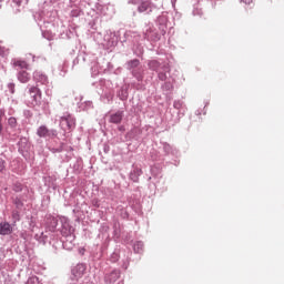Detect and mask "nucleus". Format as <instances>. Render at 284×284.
Wrapping results in <instances>:
<instances>
[{
    "label": "nucleus",
    "mask_w": 284,
    "mask_h": 284,
    "mask_svg": "<svg viewBox=\"0 0 284 284\" xmlns=\"http://www.w3.org/2000/svg\"><path fill=\"white\" fill-rule=\"evenodd\" d=\"M149 8H150L149 1L142 2L139 7V12H145Z\"/></svg>",
    "instance_id": "obj_8"
},
{
    "label": "nucleus",
    "mask_w": 284,
    "mask_h": 284,
    "mask_svg": "<svg viewBox=\"0 0 284 284\" xmlns=\"http://www.w3.org/2000/svg\"><path fill=\"white\" fill-rule=\"evenodd\" d=\"M111 276H113L114 278H119V273L118 272H113V273H111Z\"/></svg>",
    "instance_id": "obj_14"
},
{
    "label": "nucleus",
    "mask_w": 284,
    "mask_h": 284,
    "mask_svg": "<svg viewBox=\"0 0 284 284\" xmlns=\"http://www.w3.org/2000/svg\"><path fill=\"white\" fill-rule=\"evenodd\" d=\"M37 77H39V72L33 73V79H37Z\"/></svg>",
    "instance_id": "obj_17"
},
{
    "label": "nucleus",
    "mask_w": 284,
    "mask_h": 284,
    "mask_svg": "<svg viewBox=\"0 0 284 284\" xmlns=\"http://www.w3.org/2000/svg\"><path fill=\"white\" fill-rule=\"evenodd\" d=\"M13 229L12 225L8 222H1L0 223V235L1 236H10L12 234Z\"/></svg>",
    "instance_id": "obj_4"
},
{
    "label": "nucleus",
    "mask_w": 284,
    "mask_h": 284,
    "mask_svg": "<svg viewBox=\"0 0 284 284\" xmlns=\"http://www.w3.org/2000/svg\"><path fill=\"white\" fill-rule=\"evenodd\" d=\"M253 0H241V3H244L245 6H250Z\"/></svg>",
    "instance_id": "obj_13"
},
{
    "label": "nucleus",
    "mask_w": 284,
    "mask_h": 284,
    "mask_svg": "<svg viewBox=\"0 0 284 284\" xmlns=\"http://www.w3.org/2000/svg\"><path fill=\"white\" fill-rule=\"evenodd\" d=\"M121 121H123V112L118 111L116 113L111 114L110 123L119 124V123H121Z\"/></svg>",
    "instance_id": "obj_7"
},
{
    "label": "nucleus",
    "mask_w": 284,
    "mask_h": 284,
    "mask_svg": "<svg viewBox=\"0 0 284 284\" xmlns=\"http://www.w3.org/2000/svg\"><path fill=\"white\" fill-rule=\"evenodd\" d=\"M13 219H14V223H17V221H19V213L16 212L12 214Z\"/></svg>",
    "instance_id": "obj_12"
},
{
    "label": "nucleus",
    "mask_w": 284,
    "mask_h": 284,
    "mask_svg": "<svg viewBox=\"0 0 284 284\" xmlns=\"http://www.w3.org/2000/svg\"><path fill=\"white\" fill-rule=\"evenodd\" d=\"M37 134H38V136H40V139H47V136L49 139H52V136H57V130H49L48 126L41 125L37 130Z\"/></svg>",
    "instance_id": "obj_2"
},
{
    "label": "nucleus",
    "mask_w": 284,
    "mask_h": 284,
    "mask_svg": "<svg viewBox=\"0 0 284 284\" xmlns=\"http://www.w3.org/2000/svg\"><path fill=\"white\" fill-rule=\"evenodd\" d=\"M38 282H39V277L33 276V277H31V278L29 280L28 283H38Z\"/></svg>",
    "instance_id": "obj_11"
},
{
    "label": "nucleus",
    "mask_w": 284,
    "mask_h": 284,
    "mask_svg": "<svg viewBox=\"0 0 284 284\" xmlns=\"http://www.w3.org/2000/svg\"><path fill=\"white\" fill-rule=\"evenodd\" d=\"M16 192H21V186H17Z\"/></svg>",
    "instance_id": "obj_18"
},
{
    "label": "nucleus",
    "mask_w": 284,
    "mask_h": 284,
    "mask_svg": "<svg viewBox=\"0 0 284 284\" xmlns=\"http://www.w3.org/2000/svg\"><path fill=\"white\" fill-rule=\"evenodd\" d=\"M129 65L131 67V68H139V60H131L130 62H129Z\"/></svg>",
    "instance_id": "obj_10"
},
{
    "label": "nucleus",
    "mask_w": 284,
    "mask_h": 284,
    "mask_svg": "<svg viewBox=\"0 0 284 284\" xmlns=\"http://www.w3.org/2000/svg\"><path fill=\"white\" fill-rule=\"evenodd\" d=\"M18 81L20 83H28L30 81V73L27 70H20L18 72Z\"/></svg>",
    "instance_id": "obj_5"
},
{
    "label": "nucleus",
    "mask_w": 284,
    "mask_h": 284,
    "mask_svg": "<svg viewBox=\"0 0 284 284\" xmlns=\"http://www.w3.org/2000/svg\"><path fill=\"white\" fill-rule=\"evenodd\" d=\"M13 3H17V6H21V0H13Z\"/></svg>",
    "instance_id": "obj_15"
},
{
    "label": "nucleus",
    "mask_w": 284,
    "mask_h": 284,
    "mask_svg": "<svg viewBox=\"0 0 284 284\" xmlns=\"http://www.w3.org/2000/svg\"><path fill=\"white\" fill-rule=\"evenodd\" d=\"M60 125L64 130H72V129H74L75 121L70 115H68L67 118L62 116L60 120Z\"/></svg>",
    "instance_id": "obj_3"
},
{
    "label": "nucleus",
    "mask_w": 284,
    "mask_h": 284,
    "mask_svg": "<svg viewBox=\"0 0 284 284\" xmlns=\"http://www.w3.org/2000/svg\"><path fill=\"white\" fill-rule=\"evenodd\" d=\"M122 99H128V95H123V98Z\"/></svg>",
    "instance_id": "obj_19"
},
{
    "label": "nucleus",
    "mask_w": 284,
    "mask_h": 284,
    "mask_svg": "<svg viewBox=\"0 0 284 284\" xmlns=\"http://www.w3.org/2000/svg\"><path fill=\"white\" fill-rule=\"evenodd\" d=\"M3 131V125L1 124V118H0V134Z\"/></svg>",
    "instance_id": "obj_16"
},
{
    "label": "nucleus",
    "mask_w": 284,
    "mask_h": 284,
    "mask_svg": "<svg viewBox=\"0 0 284 284\" xmlns=\"http://www.w3.org/2000/svg\"><path fill=\"white\" fill-rule=\"evenodd\" d=\"M13 68H19V70H29L30 64H28V62H26V60H14Z\"/></svg>",
    "instance_id": "obj_6"
},
{
    "label": "nucleus",
    "mask_w": 284,
    "mask_h": 284,
    "mask_svg": "<svg viewBox=\"0 0 284 284\" xmlns=\"http://www.w3.org/2000/svg\"><path fill=\"white\" fill-rule=\"evenodd\" d=\"M41 103H42L41 89H39V87H30L27 105L29 108H41Z\"/></svg>",
    "instance_id": "obj_1"
},
{
    "label": "nucleus",
    "mask_w": 284,
    "mask_h": 284,
    "mask_svg": "<svg viewBox=\"0 0 284 284\" xmlns=\"http://www.w3.org/2000/svg\"><path fill=\"white\" fill-rule=\"evenodd\" d=\"M8 123L10 128H17V119L16 118H9Z\"/></svg>",
    "instance_id": "obj_9"
}]
</instances>
